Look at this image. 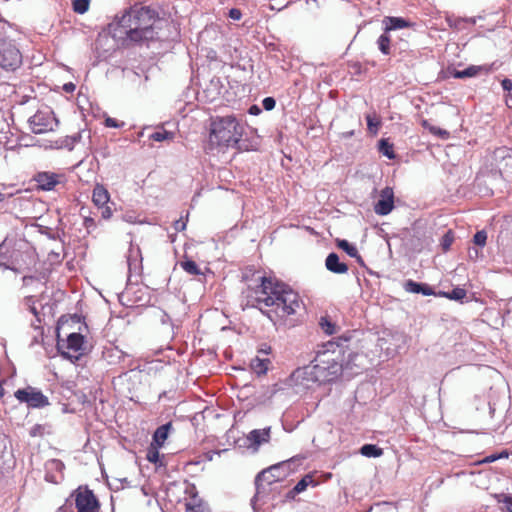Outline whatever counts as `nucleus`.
Returning a JSON list of instances; mask_svg holds the SVG:
<instances>
[{
  "label": "nucleus",
  "mask_w": 512,
  "mask_h": 512,
  "mask_svg": "<svg viewBox=\"0 0 512 512\" xmlns=\"http://www.w3.org/2000/svg\"><path fill=\"white\" fill-rule=\"evenodd\" d=\"M325 266L327 270L335 274H345L349 269L348 265L344 262H341L338 254L334 252L327 256L325 260Z\"/></svg>",
  "instance_id": "obj_14"
},
{
  "label": "nucleus",
  "mask_w": 512,
  "mask_h": 512,
  "mask_svg": "<svg viewBox=\"0 0 512 512\" xmlns=\"http://www.w3.org/2000/svg\"><path fill=\"white\" fill-rule=\"evenodd\" d=\"M501 85L505 91L510 92L512 90V80L511 79H508V78L503 79L501 82Z\"/></svg>",
  "instance_id": "obj_48"
},
{
  "label": "nucleus",
  "mask_w": 512,
  "mask_h": 512,
  "mask_svg": "<svg viewBox=\"0 0 512 512\" xmlns=\"http://www.w3.org/2000/svg\"><path fill=\"white\" fill-rule=\"evenodd\" d=\"M353 135H354V131H348V132L342 133V137H344V138H349V137H352Z\"/></svg>",
  "instance_id": "obj_53"
},
{
  "label": "nucleus",
  "mask_w": 512,
  "mask_h": 512,
  "mask_svg": "<svg viewBox=\"0 0 512 512\" xmlns=\"http://www.w3.org/2000/svg\"><path fill=\"white\" fill-rule=\"evenodd\" d=\"M209 506L198 497L197 493L191 496L190 500L185 503L186 512H206Z\"/></svg>",
  "instance_id": "obj_20"
},
{
  "label": "nucleus",
  "mask_w": 512,
  "mask_h": 512,
  "mask_svg": "<svg viewBox=\"0 0 512 512\" xmlns=\"http://www.w3.org/2000/svg\"><path fill=\"white\" fill-rule=\"evenodd\" d=\"M421 125L423 126V128L428 130L429 133H431L432 135H434L440 139L447 140L450 137V133L447 130L437 127L435 125H432L426 119L422 120Z\"/></svg>",
  "instance_id": "obj_22"
},
{
  "label": "nucleus",
  "mask_w": 512,
  "mask_h": 512,
  "mask_svg": "<svg viewBox=\"0 0 512 512\" xmlns=\"http://www.w3.org/2000/svg\"><path fill=\"white\" fill-rule=\"evenodd\" d=\"M337 246L344 250L350 257L361 259L357 248L347 240H337Z\"/></svg>",
  "instance_id": "obj_31"
},
{
  "label": "nucleus",
  "mask_w": 512,
  "mask_h": 512,
  "mask_svg": "<svg viewBox=\"0 0 512 512\" xmlns=\"http://www.w3.org/2000/svg\"><path fill=\"white\" fill-rule=\"evenodd\" d=\"M247 305L258 308L271 318L270 313L278 317L293 315L301 307L302 301L297 292L285 283L272 278L261 277V282L246 291Z\"/></svg>",
  "instance_id": "obj_1"
},
{
  "label": "nucleus",
  "mask_w": 512,
  "mask_h": 512,
  "mask_svg": "<svg viewBox=\"0 0 512 512\" xmlns=\"http://www.w3.org/2000/svg\"><path fill=\"white\" fill-rule=\"evenodd\" d=\"M122 125H123V123H122V124H120V123H119L116 119H114V118L107 117V118L105 119V126H106V127H110V128H119V127H121Z\"/></svg>",
  "instance_id": "obj_45"
},
{
  "label": "nucleus",
  "mask_w": 512,
  "mask_h": 512,
  "mask_svg": "<svg viewBox=\"0 0 512 512\" xmlns=\"http://www.w3.org/2000/svg\"><path fill=\"white\" fill-rule=\"evenodd\" d=\"M494 498L498 503H503L505 505L506 512H512V496L507 494H496Z\"/></svg>",
  "instance_id": "obj_36"
},
{
  "label": "nucleus",
  "mask_w": 512,
  "mask_h": 512,
  "mask_svg": "<svg viewBox=\"0 0 512 512\" xmlns=\"http://www.w3.org/2000/svg\"><path fill=\"white\" fill-rule=\"evenodd\" d=\"M174 136H175V134L173 132H170V131H167L164 129H160V130L153 132L150 135V139L153 141H156V142H162L165 140L172 141L174 139Z\"/></svg>",
  "instance_id": "obj_33"
},
{
  "label": "nucleus",
  "mask_w": 512,
  "mask_h": 512,
  "mask_svg": "<svg viewBox=\"0 0 512 512\" xmlns=\"http://www.w3.org/2000/svg\"><path fill=\"white\" fill-rule=\"evenodd\" d=\"M77 512H100V502L87 486H79L72 494Z\"/></svg>",
  "instance_id": "obj_7"
},
{
  "label": "nucleus",
  "mask_w": 512,
  "mask_h": 512,
  "mask_svg": "<svg viewBox=\"0 0 512 512\" xmlns=\"http://www.w3.org/2000/svg\"><path fill=\"white\" fill-rule=\"evenodd\" d=\"M494 166L502 177L512 176V150L506 147L495 149L493 153Z\"/></svg>",
  "instance_id": "obj_11"
},
{
  "label": "nucleus",
  "mask_w": 512,
  "mask_h": 512,
  "mask_svg": "<svg viewBox=\"0 0 512 512\" xmlns=\"http://www.w3.org/2000/svg\"><path fill=\"white\" fill-rule=\"evenodd\" d=\"M271 364L270 359L261 358L256 356L251 361V369L258 375H265L269 369V365Z\"/></svg>",
  "instance_id": "obj_21"
},
{
  "label": "nucleus",
  "mask_w": 512,
  "mask_h": 512,
  "mask_svg": "<svg viewBox=\"0 0 512 512\" xmlns=\"http://www.w3.org/2000/svg\"><path fill=\"white\" fill-rule=\"evenodd\" d=\"M319 326L326 335H333L337 332V325L328 317L323 316L319 320Z\"/></svg>",
  "instance_id": "obj_27"
},
{
  "label": "nucleus",
  "mask_w": 512,
  "mask_h": 512,
  "mask_svg": "<svg viewBox=\"0 0 512 512\" xmlns=\"http://www.w3.org/2000/svg\"><path fill=\"white\" fill-rule=\"evenodd\" d=\"M243 135V126L233 115L211 119L209 143L220 149L235 147Z\"/></svg>",
  "instance_id": "obj_4"
},
{
  "label": "nucleus",
  "mask_w": 512,
  "mask_h": 512,
  "mask_svg": "<svg viewBox=\"0 0 512 512\" xmlns=\"http://www.w3.org/2000/svg\"><path fill=\"white\" fill-rule=\"evenodd\" d=\"M498 460L497 454H491L482 460V463H492Z\"/></svg>",
  "instance_id": "obj_50"
},
{
  "label": "nucleus",
  "mask_w": 512,
  "mask_h": 512,
  "mask_svg": "<svg viewBox=\"0 0 512 512\" xmlns=\"http://www.w3.org/2000/svg\"><path fill=\"white\" fill-rule=\"evenodd\" d=\"M270 352H271V347L266 344L263 345V347L261 349H259V351H258V353H263L266 355L270 354Z\"/></svg>",
  "instance_id": "obj_51"
},
{
  "label": "nucleus",
  "mask_w": 512,
  "mask_h": 512,
  "mask_svg": "<svg viewBox=\"0 0 512 512\" xmlns=\"http://www.w3.org/2000/svg\"><path fill=\"white\" fill-rule=\"evenodd\" d=\"M63 89L67 93H72L75 90V84L72 82L66 83L64 84Z\"/></svg>",
  "instance_id": "obj_49"
},
{
  "label": "nucleus",
  "mask_w": 512,
  "mask_h": 512,
  "mask_svg": "<svg viewBox=\"0 0 512 512\" xmlns=\"http://www.w3.org/2000/svg\"><path fill=\"white\" fill-rule=\"evenodd\" d=\"M172 429V423H166L158 427L152 437V444L162 447L168 438L169 432Z\"/></svg>",
  "instance_id": "obj_18"
},
{
  "label": "nucleus",
  "mask_w": 512,
  "mask_h": 512,
  "mask_svg": "<svg viewBox=\"0 0 512 512\" xmlns=\"http://www.w3.org/2000/svg\"><path fill=\"white\" fill-rule=\"evenodd\" d=\"M30 130L35 134L53 131L59 124L53 111L49 109L38 110L28 119Z\"/></svg>",
  "instance_id": "obj_8"
},
{
  "label": "nucleus",
  "mask_w": 512,
  "mask_h": 512,
  "mask_svg": "<svg viewBox=\"0 0 512 512\" xmlns=\"http://www.w3.org/2000/svg\"><path fill=\"white\" fill-rule=\"evenodd\" d=\"M33 180L36 182L37 189L42 191H51L64 184L66 181L65 175L49 171H42L35 174Z\"/></svg>",
  "instance_id": "obj_10"
},
{
  "label": "nucleus",
  "mask_w": 512,
  "mask_h": 512,
  "mask_svg": "<svg viewBox=\"0 0 512 512\" xmlns=\"http://www.w3.org/2000/svg\"><path fill=\"white\" fill-rule=\"evenodd\" d=\"M487 240V233L484 230L478 231L473 237V242L478 246H485Z\"/></svg>",
  "instance_id": "obj_38"
},
{
  "label": "nucleus",
  "mask_w": 512,
  "mask_h": 512,
  "mask_svg": "<svg viewBox=\"0 0 512 512\" xmlns=\"http://www.w3.org/2000/svg\"><path fill=\"white\" fill-rule=\"evenodd\" d=\"M101 209V216L103 219L105 220H108L111 218L112 216V210L111 208L108 206V204H106L105 206L103 207H99Z\"/></svg>",
  "instance_id": "obj_46"
},
{
  "label": "nucleus",
  "mask_w": 512,
  "mask_h": 512,
  "mask_svg": "<svg viewBox=\"0 0 512 512\" xmlns=\"http://www.w3.org/2000/svg\"><path fill=\"white\" fill-rule=\"evenodd\" d=\"M317 486L318 482L314 480L312 474L305 475L293 488V491L295 493H301L306 490V488L309 486Z\"/></svg>",
  "instance_id": "obj_26"
},
{
  "label": "nucleus",
  "mask_w": 512,
  "mask_h": 512,
  "mask_svg": "<svg viewBox=\"0 0 512 512\" xmlns=\"http://www.w3.org/2000/svg\"><path fill=\"white\" fill-rule=\"evenodd\" d=\"M383 24L385 26L384 31L386 33H389L392 30L408 28L411 26V23L404 18L391 16L384 17Z\"/></svg>",
  "instance_id": "obj_16"
},
{
  "label": "nucleus",
  "mask_w": 512,
  "mask_h": 512,
  "mask_svg": "<svg viewBox=\"0 0 512 512\" xmlns=\"http://www.w3.org/2000/svg\"><path fill=\"white\" fill-rule=\"evenodd\" d=\"M366 121H367V126H368V130L373 133V134H376L378 132V129L379 127L381 126V121L374 115H366Z\"/></svg>",
  "instance_id": "obj_35"
},
{
  "label": "nucleus",
  "mask_w": 512,
  "mask_h": 512,
  "mask_svg": "<svg viewBox=\"0 0 512 512\" xmlns=\"http://www.w3.org/2000/svg\"><path fill=\"white\" fill-rule=\"evenodd\" d=\"M156 10L134 5L116 15L108 25L111 36L124 46L142 45L156 38L155 24L158 21Z\"/></svg>",
  "instance_id": "obj_2"
},
{
  "label": "nucleus",
  "mask_w": 512,
  "mask_h": 512,
  "mask_svg": "<svg viewBox=\"0 0 512 512\" xmlns=\"http://www.w3.org/2000/svg\"><path fill=\"white\" fill-rule=\"evenodd\" d=\"M179 265L189 275L197 276L202 274L201 269L196 264V262L186 256L184 257V260L179 263Z\"/></svg>",
  "instance_id": "obj_24"
},
{
  "label": "nucleus",
  "mask_w": 512,
  "mask_h": 512,
  "mask_svg": "<svg viewBox=\"0 0 512 512\" xmlns=\"http://www.w3.org/2000/svg\"><path fill=\"white\" fill-rule=\"evenodd\" d=\"M349 338L339 337L320 346L311 361L323 384L337 380L345 367L346 356L351 354Z\"/></svg>",
  "instance_id": "obj_3"
},
{
  "label": "nucleus",
  "mask_w": 512,
  "mask_h": 512,
  "mask_svg": "<svg viewBox=\"0 0 512 512\" xmlns=\"http://www.w3.org/2000/svg\"><path fill=\"white\" fill-rule=\"evenodd\" d=\"M493 70V64L471 65L466 68L468 78L475 77L480 74H488Z\"/></svg>",
  "instance_id": "obj_25"
},
{
  "label": "nucleus",
  "mask_w": 512,
  "mask_h": 512,
  "mask_svg": "<svg viewBox=\"0 0 512 512\" xmlns=\"http://www.w3.org/2000/svg\"><path fill=\"white\" fill-rule=\"evenodd\" d=\"M186 225H187V217L186 218L180 217L179 219L175 220L173 223V227H174L175 231H177V232L184 231L186 229Z\"/></svg>",
  "instance_id": "obj_40"
},
{
  "label": "nucleus",
  "mask_w": 512,
  "mask_h": 512,
  "mask_svg": "<svg viewBox=\"0 0 512 512\" xmlns=\"http://www.w3.org/2000/svg\"><path fill=\"white\" fill-rule=\"evenodd\" d=\"M90 6L89 0H74L72 2L73 11L78 14H84L88 11Z\"/></svg>",
  "instance_id": "obj_34"
},
{
  "label": "nucleus",
  "mask_w": 512,
  "mask_h": 512,
  "mask_svg": "<svg viewBox=\"0 0 512 512\" xmlns=\"http://www.w3.org/2000/svg\"><path fill=\"white\" fill-rule=\"evenodd\" d=\"M22 53L14 40L0 34V68L15 71L22 65Z\"/></svg>",
  "instance_id": "obj_5"
},
{
  "label": "nucleus",
  "mask_w": 512,
  "mask_h": 512,
  "mask_svg": "<svg viewBox=\"0 0 512 512\" xmlns=\"http://www.w3.org/2000/svg\"><path fill=\"white\" fill-rule=\"evenodd\" d=\"M466 290L463 289V288H454L451 292H443V291H440L438 292L437 296L439 297H445V298H448L450 300H462L463 298L466 297Z\"/></svg>",
  "instance_id": "obj_30"
},
{
  "label": "nucleus",
  "mask_w": 512,
  "mask_h": 512,
  "mask_svg": "<svg viewBox=\"0 0 512 512\" xmlns=\"http://www.w3.org/2000/svg\"><path fill=\"white\" fill-rule=\"evenodd\" d=\"M14 396L19 402L26 403L30 408H42L49 405L48 397L40 390L31 386L18 389Z\"/></svg>",
  "instance_id": "obj_9"
},
{
  "label": "nucleus",
  "mask_w": 512,
  "mask_h": 512,
  "mask_svg": "<svg viewBox=\"0 0 512 512\" xmlns=\"http://www.w3.org/2000/svg\"><path fill=\"white\" fill-rule=\"evenodd\" d=\"M229 17L235 21H238L242 18V12L238 8H232L229 10Z\"/></svg>",
  "instance_id": "obj_44"
},
{
  "label": "nucleus",
  "mask_w": 512,
  "mask_h": 512,
  "mask_svg": "<svg viewBox=\"0 0 512 512\" xmlns=\"http://www.w3.org/2000/svg\"><path fill=\"white\" fill-rule=\"evenodd\" d=\"M420 293L425 296H431V295L437 296V294H438L433 290V288L431 286H429L428 284H425V283H422Z\"/></svg>",
  "instance_id": "obj_43"
},
{
  "label": "nucleus",
  "mask_w": 512,
  "mask_h": 512,
  "mask_svg": "<svg viewBox=\"0 0 512 512\" xmlns=\"http://www.w3.org/2000/svg\"><path fill=\"white\" fill-rule=\"evenodd\" d=\"M264 474H265V472H262L261 474H259V475L257 476V480H259V479H260Z\"/></svg>",
  "instance_id": "obj_55"
},
{
  "label": "nucleus",
  "mask_w": 512,
  "mask_h": 512,
  "mask_svg": "<svg viewBox=\"0 0 512 512\" xmlns=\"http://www.w3.org/2000/svg\"><path fill=\"white\" fill-rule=\"evenodd\" d=\"M83 344H84V336L83 335H81L80 333H71L70 335H68L67 340L65 342L61 343L58 340L57 348L61 352V355L64 358L71 360L73 358V356L70 355L69 352L70 351L79 352L82 349Z\"/></svg>",
  "instance_id": "obj_12"
},
{
  "label": "nucleus",
  "mask_w": 512,
  "mask_h": 512,
  "mask_svg": "<svg viewBox=\"0 0 512 512\" xmlns=\"http://www.w3.org/2000/svg\"><path fill=\"white\" fill-rule=\"evenodd\" d=\"M83 226L88 232L96 228V222L92 217L86 216L83 220Z\"/></svg>",
  "instance_id": "obj_41"
},
{
  "label": "nucleus",
  "mask_w": 512,
  "mask_h": 512,
  "mask_svg": "<svg viewBox=\"0 0 512 512\" xmlns=\"http://www.w3.org/2000/svg\"><path fill=\"white\" fill-rule=\"evenodd\" d=\"M509 456L508 452L506 450L502 451L501 453L497 454L498 459L507 458Z\"/></svg>",
  "instance_id": "obj_52"
},
{
  "label": "nucleus",
  "mask_w": 512,
  "mask_h": 512,
  "mask_svg": "<svg viewBox=\"0 0 512 512\" xmlns=\"http://www.w3.org/2000/svg\"><path fill=\"white\" fill-rule=\"evenodd\" d=\"M271 428L254 429L248 435V440L252 445L259 446L270 441Z\"/></svg>",
  "instance_id": "obj_15"
},
{
  "label": "nucleus",
  "mask_w": 512,
  "mask_h": 512,
  "mask_svg": "<svg viewBox=\"0 0 512 512\" xmlns=\"http://www.w3.org/2000/svg\"><path fill=\"white\" fill-rule=\"evenodd\" d=\"M379 152L389 159H394L396 157L393 144L389 143L386 139H381L379 141Z\"/></svg>",
  "instance_id": "obj_32"
},
{
  "label": "nucleus",
  "mask_w": 512,
  "mask_h": 512,
  "mask_svg": "<svg viewBox=\"0 0 512 512\" xmlns=\"http://www.w3.org/2000/svg\"><path fill=\"white\" fill-rule=\"evenodd\" d=\"M262 104L265 110L270 111L275 107L276 101L272 97H266L264 98Z\"/></svg>",
  "instance_id": "obj_42"
},
{
  "label": "nucleus",
  "mask_w": 512,
  "mask_h": 512,
  "mask_svg": "<svg viewBox=\"0 0 512 512\" xmlns=\"http://www.w3.org/2000/svg\"><path fill=\"white\" fill-rule=\"evenodd\" d=\"M110 200V194L108 190L100 184H97L92 193V201L95 206L97 207H103L106 204H108Z\"/></svg>",
  "instance_id": "obj_17"
},
{
  "label": "nucleus",
  "mask_w": 512,
  "mask_h": 512,
  "mask_svg": "<svg viewBox=\"0 0 512 512\" xmlns=\"http://www.w3.org/2000/svg\"><path fill=\"white\" fill-rule=\"evenodd\" d=\"M421 287H422V283H417V282H415V281H413L411 279L407 280L404 283L405 291L410 292V293L419 294L420 290H421Z\"/></svg>",
  "instance_id": "obj_37"
},
{
  "label": "nucleus",
  "mask_w": 512,
  "mask_h": 512,
  "mask_svg": "<svg viewBox=\"0 0 512 512\" xmlns=\"http://www.w3.org/2000/svg\"><path fill=\"white\" fill-rule=\"evenodd\" d=\"M452 76L454 78H457V79H463V78H468V73H467L466 69L461 70V71L460 70H454L452 72Z\"/></svg>",
  "instance_id": "obj_47"
},
{
  "label": "nucleus",
  "mask_w": 512,
  "mask_h": 512,
  "mask_svg": "<svg viewBox=\"0 0 512 512\" xmlns=\"http://www.w3.org/2000/svg\"><path fill=\"white\" fill-rule=\"evenodd\" d=\"M80 138H81V136L79 134L72 135V136L66 135L64 137L57 139L55 141L54 147L57 149H62V148L72 149L74 147V145L80 140Z\"/></svg>",
  "instance_id": "obj_23"
},
{
  "label": "nucleus",
  "mask_w": 512,
  "mask_h": 512,
  "mask_svg": "<svg viewBox=\"0 0 512 512\" xmlns=\"http://www.w3.org/2000/svg\"><path fill=\"white\" fill-rule=\"evenodd\" d=\"M394 208V192L391 187H385L381 190L380 199L374 206L376 214L384 216L389 214Z\"/></svg>",
  "instance_id": "obj_13"
},
{
  "label": "nucleus",
  "mask_w": 512,
  "mask_h": 512,
  "mask_svg": "<svg viewBox=\"0 0 512 512\" xmlns=\"http://www.w3.org/2000/svg\"><path fill=\"white\" fill-rule=\"evenodd\" d=\"M5 394V390L4 388L2 387V385L0 384V398H2Z\"/></svg>",
  "instance_id": "obj_54"
},
{
  "label": "nucleus",
  "mask_w": 512,
  "mask_h": 512,
  "mask_svg": "<svg viewBox=\"0 0 512 512\" xmlns=\"http://www.w3.org/2000/svg\"><path fill=\"white\" fill-rule=\"evenodd\" d=\"M454 241V236L451 231H448L442 238L441 246L443 248V251L446 252L450 249V246L452 245Z\"/></svg>",
  "instance_id": "obj_39"
},
{
  "label": "nucleus",
  "mask_w": 512,
  "mask_h": 512,
  "mask_svg": "<svg viewBox=\"0 0 512 512\" xmlns=\"http://www.w3.org/2000/svg\"><path fill=\"white\" fill-rule=\"evenodd\" d=\"M160 448L151 443L146 450V460L153 463L156 468L164 466V455H160Z\"/></svg>",
  "instance_id": "obj_19"
},
{
  "label": "nucleus",
  "mask_w": 512,
  "mask_h": 512,
  "mask_svg": "<svg viewBox=\"0 0 512 512\" xmlns=\"http://www.w3.org/2000/svg\"><path fill=\"white\" fill-rule=\"evenodd\" d=\"M377 45H378L379 50L384 55H389L391 53V38L388 35V33H386L384 31V33L379 36V38L377 40Z\"/></svg>",
  "instance_id": "obj_29"
},
{
  "label": "nucleus",
  "mask_w": 512,
  "mask_h": 512,
  "mask_svg": "<svg viewBox=\"0 0 512 512\" xmlns=\"http://www.w3.org/2000/svg\"><path fill=\"white\" fill-rule=\"evenodd\" d=\"M360 453L365 457L377 458L383 455V450L374 444H365L361 447Z\"/></svg>",
  "instance_id": "obj_28"
},
{
  "label": "nucleus",
  "mask_w": 512,
  "mask_h": 512,
  "mask_svg": "<svg viewBox=\"0 0 512 512\" xmlns=\"http://www.w3.org/2000/svg\"><path fill=\"white\" fill-rule=\"evenodd\" d=\"M318 375L316 368L310 363L292 372L289 377L290 385L296 387L298 391L310 389L314 385L323 384Z\"/></svg>",
  "instance_id": "obj_6"
}]
</instances>
